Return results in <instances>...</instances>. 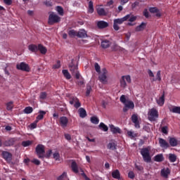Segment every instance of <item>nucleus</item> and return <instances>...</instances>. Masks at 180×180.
Here are the masks:
<instances>
[{"label":"nucleus","mask_w":180,"mask_h":180,"mask_svg":"<svg viewBox=\"0 0 180 180\" xmlns=\"http://www.w3.org/2000/svg\"><path fill=\"white\" fill-rule=\"evenodd\" d=\"M120 102H122V103L125 104L127 101H126V96L124 95H122L120 98Z\"/></svg>","instance_id":"52"},{"label":"nucleus","mask_w":180,"mask_h":180,"mask_svg":"<svg viewBox=\"0 0 180 180\" xmlns=\"http://www.w3.org/2000/svg\"><path fill=\"white\" fill-rule=\"evenodd\" d=\"M108 70L106 68H103L102 69V72L99 73L98 79L99 81L101 82L102 84H108Z\"/></svg>","instance_id":"6"},{"label":"nucleus","mask_w":180,"mask_h":180,"mask_svg":"<svg viewBox=\"0 0 180 180\" xmlns=\"http://www.w3.org/2000/svg\"><path fill=\"white\" fill-rule=\"evenodd\" d=\"M16 68L17 70L25 71L26 72H29V71H30V68L29 67V65L26 64V63L24 62H22L20 64H17Z\"/></svg>","instance_id":"9"},{"label":"nucleus","mask_w":180,"mask_h":180,"mask_svg":"<svg viewBox=\"0 0 180 180\" xmlns=\"http://www.w3.org/2000/svg\"><path fill=\"white\" fill-rule=\"evenodd\" d=\"M15 143H16V138H10V139L6 140L3 143V145L5 147H11L12 146L15 145Z\"/></svg>","instance_id":"10"},{"label":"nucleus","mask_w":180,"mask_h":180,"mask_svg":"<svg viewBox=\"0 0 180 180\" xmlns=\"http://www.w3.org/2000/svg\"><path fill=\"white\" fill-rule=\"evenodd\" d=\"M28 49L30 51H32V53H37L38 46L36 44H30L28 46Z\"/></svg>","instance_id":"26"},{"label":"nucleus","mask_w":180,"mask_h":180,"mask_svg":"<svg viewBox=\"0 0 180 180\" xmlns=\"http://www.w3.org/2000/svg\"><path fill=\"white\" fill-rule=\"evenodd\" d=\"M32 112H33V108L28 106L26 107L24 109V113H26V115H30V113H32Z\"/></svg>","instance_id":"38"},{"label":"nucleus","mask_w":180,"mask_h":180,"mask_svg":"<svg viewBox=\"0 0 180 180\" xmlns=\"http://www.w3.org/2000/svg\"><path fill=\"white\" fill-rule=\"evenodd\" d=\"M110 131L114 134H120L122 133V130H120V128L115 127V125H110Z\"/></svg>","instance_id":"21"},{"label":"nucleus","mask_w":180,"mask_h":180,"mask_svg":"<svg viewBox=\"0 0 180 180\" xmlns=\"http://www.w3.org/2000/svg\"><path fill=\"white\" fill-rule=\"evenodd\" d=\"M76 101H78V98L72 97V98H70L69 103H70V105H74V103H75Z\"/></svg>","instance_id":"54"},{"label":"nucleus","mask_w":180,"mask_h":180,"mask_svg":"<svg viewBox=\"0 0 180 180\" xmlns=\"http://www.w3.org/2000/svg\"><path fill=\"white\" fill-rule=\"evenodd\" d=\"M32 162H33V164H35V165H40V160L37 159L32 160Z\"/></svg>","instance_id":"62"},{"label":"nucleus","mask_w":180,"mask_h":180,"mask_svg":"<svg viewBox=\"0 0 180 180\" xmlns=\"http://www.w3.org/2000/svg\"><path fill=\"white\" fill-rule=\"evenodd\" d=\"M149 12H150V13H157L160 12V10L157 8V7H150L149 8Z\"/></svg>","instance_id":"43"},{"label":"nucleus","mask_w":180,"mask_h":180,"mask_svg":"<svg viewBox=\"0 0 180 180\" xmlns=\"http://www.w3.org/2000/svg\"><path fill=\"white\" fill-rule=\"evenodd\" d=\"M150 150L151 148H150V146L141 149V155H142V158L145 162H151V155H150Z\"/></svg>","instance_id":"1"},{"label":"nucleus","mask_w":180,"mask_h":180,"mask_svg":"<svg viewBox=\"0 0 180 180\" xmlns=\"http://www.w3.org/2000/svg\"><path fill=\"white\" fill-rule=\"evenodd\" d=\"M53 155V158H54V160H56V161H58V160H60V153H54Z\"/></svg>","instance_id":"56"},{"label":"nucleus","mask_w":180,"mask_h":180,"mask_svg":"<svg viewBox=\"0 0 180 180\" xmlns=\"http://www.w3.org/2000/svg\"><path fill=\"white\" fill-rule=\"evenodd\" d=\"M98 127L99 129H101V130H103V131H108V130H109V128L103 122H101L98 125Z\"/></svg>","instance_id":"34"},{"label":"nucleus","mask_w":180,"mask_h":180,"mask_svg":"<svg viewBox=\"0 0 180 180\" xmlns=\"http://www.w3.org/2000/svg\"><path fill=\"white\" fill-rule=\"evenodd\" d=\"M124 105L126 108H128V109H134V103H133L131 101H127Z\"/></svg>","instance_id":"30"},{"label":"nucleus","mask_w":180,"mask_h":180,"mask_svg":"<svg viewBox=\"0 0 180 180\" xmlns=\"http://www.w3.org/2000/svg\"><path fill=\"white\" fill-rule=\"evenodd\" d=\"M90 120L93 124H98L99 123V119L95 116L91 117Z\"/></svg>","instance_id":"39"},{"label":"nucleus","mask_w":180,"mask_h":180,"mask_svg":"<svg viewBox=\"0 0 180 180\" xmlns=\"http://www.w3.org/2000/svg\"><path fill=\"white\" fill-rule=\"evenodd\" d=\"M40 99H46L47 98V94L46 92H41L39 96Z\"/></svg>","instance_id":"57"},{"label":"nucleus","mask_w":180,"mask_h":180,"mask_svg":"<svg viewBox=\"0 0 180 180\" xmlns=\"http://www.w3.org/2000/svg\"><path fill=\"white\" fill-rule=\"evenodd\" d=\"M158 110L155 108H151L148 112V117L150 122H155L158 119Z\"/></svg>","instance_id":"4"},{"label":"nucleus","mask_w":180,"mask_h":180,"mask_svg":"<svg viewBox=\"0 0 180 180\" xmlns=\"http://www.w3.org/2000/svg\"><path fill=\"white\" fill-rule=\"evenodd\" d=\"M117 145H116L115 143L114 142H110L108 145H107V148L108 150H112V151H115V150H117Z\"/></svg>","instance_id":"24"},{"label":"nucleus","mask_w":180,"mask_h":180,"mask_svg":"<svg viewBox=\"0 0 180 180\" xmlns=\"http://www.w3.org/2000/svg\"><path fill=\"white\" fill-rule=\"evenodd\" d=\"M79 113L80 117H82V119H84V117H86V110H85V109L80 108L79 109Z\"/></svg>","instance_id":"29"},{"label":"nucleus","mask_w":180,"mask_h":180,"mask_svg":"<svg viewBox=\"0 0 180 180\" xmlns=\"http://www.w3.org/2000/svg\"><path fill=\"white\" fill-rule=\"evenodd\" d=\"M59 122L61 127H63V129H65V127L68 126V118L65 116L60 117Z\"/></svg>","instance_id":"11"},{"label":"nucleus","mask_w":180,"mask_h":180,"mask_svg":"<svg viewBox=\"0 0 180 180\" xmlns=\"http://www.w3.org/2000/svg\"><path fill=\"white\" fill-rule=\"evenodd\" d=\"M96 25L98 29H106L109 26V23L104 20L98 21Z\"/></svg>","instance_id":"15"},{"label":"nucleus","mask_w":180,"mask_h":180,"mask_svg":"<svg viewBox=\"0 0 180 180\" xmlns=\"http://www.w3.org/2000/svg\"><path fill=\"white\" fill-rule=\"evenodd\" d=\"M126 82L128 84L131 83V77H130V75H124L121 77L120 82L121 88H126V86H127V84L126 83Z\"/></svg>","instance_id":"8"},{"label":"nucleus","mask_w":180,"mask_h":180,"mask_svg":"<svg viewBox=\"0 0 180 180\" xmlns=\"http://www.w3.org/2000/svg\"><path fill=\"white\" fill-rule=\"evenodd\" d=\"M51 154H53V150H49L46 155H44V158H50V157H51Z\"/></svg>","instance_id":"51"},{"label":"nucleus","mask_w":180,"mask_h":180,"mask_svg":"<svg viewBox=\"0 0 180 180\" xmlns=\"http://www.w3.org/2000/svg\"><path fill=\"white\" fill-rule=\"evenodd\" d=\"M168 158H169V161H170V162H175L176 161V155L169 153Z\"/></svg>","instance_id":"33"},{"label":"nucleus","mask_w":180,"mask_h":180,"mask_svg":"<svg viewBox=\"0 0 180 180\" xmlns=\"http://www.w3.org/2000/svg\"><path fill=\"white\" fill-rule=\"evenodd\" d=\"M135 168L137 169V171H143L144 168L141 165H138L137 164H135Z\"/></svg>","instance_id":"60"},{"label":"nucleus","mask_w":180,"mask_h":180,"mask_svg":"<svg viewBox=\"0 0 180 180\" xmlns=\"http://www.w3.org/2000/svg\"><path fill=\"white\" fill-rule=\"evenodd\" d=\"M146 27H147V23L143 22L135 28V32H143Z\"/></svg>","instance_id":"20"},{"label":"nucleus","mask_w":180,"mask_h":180,"mask_svg":"<svg viewBox=\"0 0 180 180\" xmlns=\"http://www.w3.org/2000/svg\"><path fill=\"white\" fill-rule=\"evenodd\" d=\"M61 67V62L60 60H57L56 64L53 65L52 68L53 70H57Z\"/></svg>","instance_id":"45"},{"label":"nucleus","mask_w":180,"mask_h":180,"mask_svg":"<svg viewBox=\"0 0 180 180\" xmlns=\"http://www.w3.org/2000/svg\"><path fill=\"white\" fill-rule=\"evenodd\" d=\"M2 155H3L4 160L7 161V162H11V161H12V153L8 151H4L2 153Z\"/></svg>","instance_id":"12"},{"label":"nucleus","mask_w":180,"mask_h":180,"mask_svg":"<svg viewBox=\"0 0 180 180\" xmlns=\"http://www.w3.org/2000/svg\"><path fill=\"white\" fill-rule=\"evenodd\" d=\"M65 178H67V172H64L60 176L57 177V180H64Z\"/></svg>","instance_id":"49"},{"label":"nucleus","mask_w":180,"mask_h":180,"mask_svg":"<svg viewBox=\"0 0 180 180\" xmlns=\"http://www.w3.org/2000/svg\"><path fill=\"white\" fill-rule=\"evenodd\" d=\"M154 161L156 162H162L164 161V155L162 154L156 155L154 157Z\"/></svg>","instance_id":"25"},{"label":"nucleus","mask_w":180,"mask_h":180,"mask_svg":"<svg viewBox=\"0 0 180 180\" xmlns=\"http://www.w3.org/2000/svg\"><path fill=\"white\" fill-rule=\"evenodd\" d=\"M32 143L33 141H23L21 144L22 147H29V146H32Z\"/></svg>","instance_id":"36"},{"label":"nucleus","mask_w":180,"mask_h":180,"mask_svg":"<svg viewBox=\"0 0 180 180\" xmlns=\"http://www.w3.org/2000/svg\"><path fill=\"white\" fill-rule=\"evenodd\" d=\"M112 46V42L108 39H103L101 41L102 49H109Z\"/></svg>","instance_id":"17"},{"label":"nucleus","mask_w":180,"mask_h":180,"mask_svg":"<svg viewBox=\"0 0 180 180\" xmlns=\"http://www.w3.org/2000/svg\"><path fill=\"white\" fill-rule=\"evenodd\" d=\"M76 84L79 86H82V85H84V79H80L79 81L76 82Z\"/></svg>","instance_id":"59"},{"label":"nucleus","mask_w":180,"mask_h":180,"mask_svg":"<svg viewBox=\"0 0 180 180\" xmlns=\"http://www.w3.org/2000/svg\"><path fill=\"white\" fill-rule=\"evenodd\" d=\"M131 122L133 123H136V122H139V117L137 116V115L134 114L131 115Z\"/></svg>","instance_id":"46"},{"label":"nucleus","mask_w":180,"mask_h":180,"mask_svg":"<svg viewBox=\"0 0 180 180\" xmlns=\"http://www.w3.org/2000/svg\"><path fill=\"white\" fill-rule=\"evenodd\" d=\"M170 111L173 113H178L180 115V107H174Z\"/></svg>","instance_id":"47"},{"label":"nucleus","mask_w":180,"mask_h":180,"mask_svg":"<svg viewBox=\"0 0 180 180\" xmlns=\"http://www.w3.org/2000/svg\"><path fill=\"white\" fill-rule=\"evenodd\" d=\"M77 37H79V39H85V37H88V34H86L85 30H80L77 32Z\"/></svg>","instance_id":"19"},{"label":"nucleus","mask_w":180,"mask_h":180,"mask_svg":"<svg viewBox=\"0 0 180 180\" xmlns=\"http://www.w3.org/2000/svg\"><path fill=\"white\" fill-rule=\"evenodd\" d=\"M56 11H57L58 15H60V16L64 15V9L63 8V7H61L60 6H56Z\"/></svg>","instance_id":"35"},{"label":"nucleus","mask_w":180,"mask_h":180,"mask_svg":"<svg viewBox=\"0 0 180 180\" xmlns=\"http://www.w3.org/2000/svg\"><path fill=\"white\" fill-rule=\"evenodd\" d=\"M169 174H171V170H169V169L163 168V169H161L160 175L163 178H165L167 179L168 178V176L169 175Z\"/></svg>","instance_id":"16"},{"label":"nucleus","mask_w":180,"mask_h":180,"mask_svg":"<svg viewBox=\"0 0 180 180\" xmlns=\"http://www.w3.org/2000/svg\"><path fill=\"white\" fill-rule=\"evenodd\" d=\"M39 114L37 117V120H43L44 115L46 113V111L39 110Z\"/></svg>","instance_id":"31"},{"label":"nucleus","mask_w":180,"mask_h":180,"mask_svg":"<svg viewBox=\"0 0 180 180\" xmlns=\"http://www.w3.org/2000/svg\"><path fill=\"white\" fill-rule=\"evenodd\" d=\"M38 51H40L41 54H46L47 53V48L43 46L41 44H38Z\"/></svg>","instance_id":"22"},{"label":"nucleus","mask_w":180,"mask_h":180,"mask_svg":"<svg viewBox=\"0 0 180 180\" xmlns=\"http://www.w3.org/2000/svg\"><path fill=\"white\" fill-rule=\"evenodd\" d=\"M129 18H130V15H127L122 18L115 19L113 23V29L116 31L119 30V29H120L119 25H122L124 22L129 20Z\"/></svg>","instance_id":"3"},{"label":"nucleus","mask_w":180,"mask_h":180,"mask_svg":"<svg viewBox=\"0 0 180 180\" xmlns=\"http://www.w3.org/2000/svg\"><path fill=\"white\" fill-rule=\"evenodd\" d=\"M35 151L37 153V155L39 158H44V154L46 153V150L44 149V145H41V144L37 145L35 148Z\"/></svg>","instance_id":"7"},{"label":"nucleus","mask_w":180,"mask_h":180,"mask_svg":"<svg viewBox=\"0 0 180 180\" xmlns=\"http://www.w3.org/2000/svg\"><path fill=\"white\" fill-rule=\"evenodd\" d=\"M156 102L159 106H164V103H165V91L162 92V96L156 100Z\"/></svg>","instance_id":"13"},{"label":"nucleus","mask_w":180,"mask_h":180,"mask_svg":"<svg viewBox=\"0 0 180 180\" xmlns=\"http://www.w3.org/2000/svg\"><path fill=\"white\" fill-rule=\"evenodd\" d=\"M112 178H114V179H120V178H122L120 176V172L119 171V169H115L112 171Z\"/></svg>","instance_id":"23"},{"label":"nucleus","mask_w":180,"mask_h":180,"mask_svg":"<svg viewBox=\"0 0 180 180\" xmlns=\"http://www.w3.org/2000/svg\"><path fill=\"white\" fill-rule=\"evenodd\" d=\"M62 72L65 78H66V79H71V75L70 74V72H68V70H63Z\"/></svg>","instance_id":"32"},{"label":"nucleus","mask_w":180,"mask_h":180,"mask_svg":"<svg viewBox=\"0 0 180 180\" xmlns=\"http://www.w3.org/2000/svg\"><path fill=\"white\" fill-rule=\"evenodd\" d=\"M65 139L70 141L71 140V135L70 134H65Z\"/></svg>","instance_id":"63"},{"label":"nucleus","mask_w":180,"mask_h":180,"mask_svg":"<svg viewBox=\"0 0 180 180\" xmlns=\"http://www.w3.org/2000/svg\"><path fill=\"white\" fill-rule=\"evenodd\" d=\"M81 103L79 102V100L77 98V100L75 101L74 104V107L76 108V109H78V108H80Z\"/></svg>","instance_id":"53"},{"label":"nucleus","mask_w":180,"mask_h":180,"mask_svg":"<svg viewBox=\"0 0 180 180\" xmlns=\"http://www.w3.org/2000/svg\"><path fill=\"white\" fill-rule=\"evenodd\" d=\"M91 91H92V86L91 85L87 84L86 86V96H89L91 94Z\"/></svg>","instance_id":"44"},{"label":"nucleus","mask_w":180,"mask_h":180,"mask_svg":"<svg viewBox=\"0 0 180 180\" xmlns=\"http://www.w3.org/2000/svg\"><path fill=\"white\" fill-rule=\"evenodd\" d=\"M69 70L72 72V75L75 77L76 79H79L81 75L78 71V65L74 64V59L71 60V63L69 65Z\"/></svg>","instance_id":"2"},{"label":"nucleus","mask_w":180,"mask_h":180,"mask_svg":"<svg viewBox=\"0 0 180 180\" xmlns=\"http://www.w3.org/2000/svg\"><path fill=\"white\" fill-rule=\"evenodd\" d=\"M94 68H95V70L96 71V72H98V74H101V66L99 65V64L98 63H96L94 64Z\"/></svg>","instance_id":"48"},{"label":"nucleus","mask_w":180,"mask_h":180,"mask_svg":"<svg viewBox=\"0 0 180 180\" xmlns=\"http://www.w3.org/2000/svg\"><path fill=\"white\" fill-rule=\"evenodd\" d=\"M134 172L133 171H130L129 173H128V177L130 178V179H134Z\"/></svg>","instance_id":"55"},{"label":"nucleus","mask_w":180,"mask_h":180,"mask_svg":"<svg viewBox=\"0 0 180 180\" xmlns=\"http://www.w3.org/2000/svg\"><path fill=\"white\" fill-rule=\"evenodd\" d=\"M6 109H7V110H12V109H13V101H10L6 103Z\"/></svg>","instance_id":"41"},{"label":"nucleus","mask_w":180,"mask_h":180,"mask_svg":"<svg viewBox=\"0 0 180 180\" xmlns=\"http://www.w3.org/2000/svg\"><path fill=\"white\" fill-rule=\"evenodd\" d=\"M77 34V32L75 31V30H70L68 32V35L70 36V37H75Z\"/></svg>","instance_id":"40"},{"label":"nucleus","mask_w":180,"mask_h":180,"mask_svg":"<svg viewBox=\"0 0 180 180\" xmlns=\"http://www.w3.org/2000/svg\"><path fill=\"white\" fill-rule=\"evenodd\" d=\"M60 22H61V18L60 16L53 12L49 15L48 20L49 25H54L56 23H60Z\"/></svg>","instance_id":"5"},{"label":"nucleus","mask_w":180,"mask_h":180,"mask_svg":"<svg viewBox=\"0 0 180 180\" xmlns=\"http://www.w3.org/2000/svg\"><path fill=\"white\" fill-rule=\"evenodd\" d=\"M72 171L75 172V174H78L79 171L78 170V165H77L76 162H72L71 164Z\"/></svg>","instance_id":"27"},{"label":"nucleus","mask_w":180,"mask_h":180,"mask_svg":"<svg viewBox=\"0 0 180 180\" xmlns=\"http://www.w3.org/2000/svg\"><path fill=\"white\" fill-rule=\"evenodd\" d=\"M169 145L171 147H176L178 146V139L175 137H169Z\"/></svg>","instance_id":"18"},{"label":"nucleus","mask_w":180,"mask_h":180,"mask_svg":"<svg viewBox=\"0 0 180 180\" xmlns=\"http://www.w3.org/2000/svg\"><path fill=\"white\" fill-rule=\"evenodd\" d=\"M153 81H161V70L158 71L157 75H156V78L153 79Z\"/></svg>","instance_id":"42"},{"label":"nucleus","mask_w":180,"mask_h":180,"mask_svg":"<svg viewBox=\"0 0 180 180\" xmlns=\"http://www.w3.org/2000/svg\"><path fill=\"white\" fill-rule=\"evenodd\" d=\"M97 13L99 15V16H106L107 13L105 11V8H99L97 9Z\"/></svg>","instance_id":"28"},{"label":"nucleus","mask_w":180,"mask_h":180,"mask_svg":"<svg viewBox=\"0 0 180 180\" xmlns=\"http://www.w3.org/2000/svg\"><path fill=\"white\" fill-rule=\"evenodd\" d=\"M4 2L8 6H11V5H12V4H13L12 0H4Z\"/></svg>","instance_id":"61"},{"label":"nucleus","mask_w":180,"mask_h":180,"mask_svg":"<svg viewBox=\"0 0 180 180\" xmlns=\"http://www.w3.org/2000/svg\"><path fill=\"white\" fill-rule=\"evenodd\" d=\"M143 16H145V18H149V13H148V11H147V9H145L143 11Z\"/></svg>","instance_id":"64"},{"label":"nucleus","mask_w":180,"mask_h":180,"mask_svg":"<svg viewBox=\"0 0 180 180\" xmlns=\"http://www.w3.org/2000/svg\"><path fill=\"white\" fill-rule=\"evenodd\" d=\"M129 15V18L128 19L129 22H136V20H137V17L134 16V15H131L130 14Z\"/></svg>","instance_id":"50"},{"label":"nucleus","mask_w":180,"mask_h":180,"mask_svg":"<svg viewBox=\"0 0 180 180\" xmlns=\"http://www.w3.org/2000/svg\"><path fill=\"white\" fill-rule=\"evenodd\" d=\"M159 144L161 148H169V143H168L165 139L159 138Z\"/></svg>","instance_id":"14"},{"label":"nucleus","mask_w":180,"mask_h":180,"mask_svg":"<svg viewBox=\"0 0 180 180\" xmlns=\"http://www.w3.org/2000/svg\"><path fill=\"white\" fill-rule=\"evenodd\" d=\"M89 13H94V2L92 1H90L89 2Z\"/></svg>","instance_id":"37"},{"label":"nucleus","mask_w":180,"mask_h":180,"mask_svg":"<svg viewBox=\"0 0 180 180\" xmlns=\"http://www.w3.org/2000/svg\"><path fill=\"white\" fill-rule=\"evenodd\" d=\"M162 132H163L164 134H168V127H167V126L162 127Z\"/></svg>","instance_id":"58"}]
</instances>
